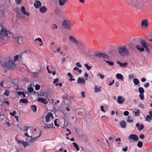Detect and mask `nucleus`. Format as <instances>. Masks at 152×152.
Returning a JSON list of instances; mask_svg holds the SVG:
<instances>
[{"label":"nucleus","instance_id":"10","mask_svg":"<svg viewBox=\"0 0 152 152\" xmlns=\"http://www.w3.org/2000/svg\"><path fill=\"white\" fill-rule=\"evenodd\" d=\"M69 39L70 41L73 43L77 45H78V43L77 41L73 36H70L69 37Z\"/></svg>","mask_w":152,"mask_h":152},{"label":"nucleus","instance_id":"27","mask_svg":"<svg viewBox=\"0 0 152 152\" xmlns=\"http://www.w3.org/2000/svg\"><path fill=\"white\" fill-rule=\"evenodd\" d=\"M116 77L117 78L121 80H122L123 78V76L121 74H117L116 75Z\"/></svg>","mask_w":152,"mask_h":152},{"label":"nucleus","instance_id":"26","mask_svg":"<svg viewBox=\"0 0 152 152\" xmlns=\"http://www.w3.org/2000/svg\"><path fill=\"white\" fill-rule=\"evenodd\" d=\"M53 126V124H45L44 126V128H52Z\"/></svg>","mask_w":152,"mask_h":152},{"label":"nucleus","instance_id":"44","mask_svg":"<svg viewBox=\"0 0 152 152\" xmlns=\"http://www.w3.org/2000/svg\"><path fill=\"white\" fill-rule=\"evenodd\" d=\"M47 115H48V116L49 117H52L53 118H54V116H53V114L51 113H50V112L48 113H47Z\"/></svg>","mask_w":152,"mask_h":152},{"label":"nucleus","instance_id":"59","mask_svg":"<svg viewBox=\"0 0 152 152\" xmlns=\"http://www.w3.org/2000/svg\"><path fill=\"white\" fill-rule=\"evenodd\" d=\"M150 84L149 83H146V84H145L144 86L145 88H147L149 86Z\"/></svg>","mask_w":152,"mask_h":152},{"label":"nucleus","instance_id":"43","mask_svg":"<svg viewBox=\"0 0 152 152\" xmlns=\"http://www.w3.org/2000/svg\"><path fill=\"white\" fill-rule=\"evenodd\" d=\"M139 96L141 100H143L144 99V95L143 94H140Z\"/></svg>","mask_w":152,"mask_h":152},{"label":"nucleus","instance_id":"42","mask_svg":"<svg viewBox=\"0 0 152 152\" xmlns=\"http://www.w3.org/2000/svg\"><path fill=\"white\" fill-rule=\"evenodd\" d=\"M32 77H37L38 76V74L36 72H34L32 73Z\"/></svg>","mask_w":152,"mask_h":152},{"label":"nucleus","instance_id":"29","mask_svg":"<svg viewBox=\"0 0 152 152\" xmlns=\"http://www.w3.org/2000/svg\"><path fill=\"white\" fill-rule=\"evenodd\" d=\"M67 75L69 77H70V78L69 80L70 81H75V79L73 78L72 75L70 73H68Z\"/></svg>","mask_w":152,"mask_h":152},{"label":"nucleus","instance_id":"55","mask_svg":"<svg viewBox=\"0 0 152 152\" xmlns=\"http://www.w3.org/2000/svg\"><path fill=\"white\" fill-rule=\"evenodd\" d=\"M76 65L77 66L81 68L82 67V65L78 62L76 63Z\"/></svg>","mask_w":152,"mask_h":152},{"label":"nucleus","instance_id":"48","mask_svg":"<svg viewBox=\"0 0 152 152\" xmlns=\"http://www.w3.org/2000/svg\"><path fill=\"white\" fill-rule=\"evenodd\" d=\"M84 66L86 67L87 69L88 70L90 69L91 68V67H90L87 64H84Z\"/></svg>","mask_w":152,"mask_h":152},{"label":"nucleus","instance_id":"22","mask_svg":"<svg viewBox=\"0 0 152 152\" xmlns=\"http://www.w3.org/2000/svg\"><path fill=\"white\" fill-rule=\"evenodd\" d=\"M68 2V0H59V3L60 6L64 5L66 3Z\"/></svg>","mask_w":152,"mask_h":152},{"label":"nucleus","instance_id":"11","mask_svg":"<svg viewBox=\"0 0 152 152\" xmlns=\"http://www.w3.org/2000/svg\"><path fill=\"white\" fill-rule=\"evenodd\" d=\"M37 100L39 102H41L45 104H47L48 103V102L47 100L46 99L42 98L40 97L38 98Z\"/></svg>","mask_w":152,"mask_h":152},{"label":"nucleus","instance_id":"60","mask_svg":"<svg viewBox=\"0 0 152 152\" xmlns=\"http://www.w3.org/2000/svg\"><path fill=\"white\" fill-rule=\"evenodd\" d=\"M101 110L104 113L105 112L104 110V107L103 106H101L100 107Z\"/></svg>","mask_w":152,"mask_h":152},{"label":"nucleus","instance_id":"13","mask_svg":"<svg viewBox=\"0 0 152 152\" xmlns=\"http://www.w3.org/2000/svg\"><path fill=\"white\" fill-rule=\"evenodd\" d=\"M34 5L36 8H38L41 6L42 3L40 1H36L34 3Z\"/></svg>","mask_w":152,"mask_h":152},{"label":"nucleus","instance_id":"4","mask_svg":"<svg viewBox=\"0 0 152 152\" xmlns=\"http://www.w3.org/2000/svg\"><path fill=\"white\" fill-rule=\"evenodd\" d=\"M63 26L68 30H71L72 28L73 24L70 20L68 19L64 20L62 22Z\"/></svg>","mask_w":152,"mask_h":152},{"label":"nucleus","instance_id":"40","mask_svg":"<svg viewBox=\"0 0 152 152\" xmlns=\"http://www.w3.org/2000/svg\"><path fill=\"white\" fill-rule=\"evenodd\" d=\"M41 87L38 84H36L35 86V89L37 90H39L40 89Z\"/></svg>","mask_w":152,"mask_h":152},{"label":"nucleus","instance_id":"32","mask_svg":"<svg viewBox=\"0 0 152 152\" xmlns=\"http://www.w3.org/2000/svg\"><path fill=\"white\" fill-rule=\"evenodd\" d=\"M139 92L140 94H144L145 92V91L143 88L141 87H140L138 88Z\"/></svg>","mask_w":152,"mask_h":152},{"label":"nucleus","instance_id":"62","mask_svg":"<svg viewBox=\"0 0 152 152\" xmlns=\"http://www.w3.org/2000/svg\"><path fill=\"white\" fill-rule=\"evenodd\" d=\"M56 86H59L60 87L62 86V84L61 83H57L55 84Z\"/></svg>","mask_w":152,"mask_h":152},{"label":"nucleus","instance_id":"57","mask_svg":"<svg viewBox=\"0 0 152 152\" xmlns=\"http://www.w3.org/2000/svg\"><path fill=\"white\" fill-rule=\"evenodd\" d=\"M53 25L54 26H53L52 27L53 29H54L55 28V29H57L58 28V26H57L55 24L53 23Z\"/></svg>","mask_w":152,"mask_h":152},{"label":"nucleus","instance_id":"5","mask_svg":"<svg viewBox=\"0 0 152 152\" xmlns=\"http://www.w3.org/2000/svg\"><path fill=\"white\" fill-rule=\"evenodd\" d=\"M1 28L0 27V28ZM7 31L5 30L3 27H1V29L0 32V38H1L3 37H5L7 36Z\"/></svg>","mask_w":152,"mask_h":152},{"label":"nucleus","instance_id":"15","mask_svg":"<svg viewBox=\"0 0 152 152\" xmlns=\"http://www.w3.org/2000/svg\"><path fill=\"white\" fill-rule=\"evenodd\" d=\"M21 11L22 13L24 15H26L28 16H29L30 15V13L27 12L26 11L25 7L24 6H22L21 7Z\"/></svg>","mask_w":152,"mask_h":152},{"label":"nucleus","instance_id":"24","mask_svg":"<svg viewBox=\"0 0 152 152\" xmlns=\"http://www.w3.org/2000/svg\"><path fill=\"white\" fill-rule=\"evenodd\" d=\"M79 48L83 52L84 51L85 48L83 45L81 43H78V45Z\"/></svg>","mask_w":152,"mask_h":152},{"label":"nucleus","instance_id":"41","mask_svg":"<svg viewBox=\"0 0 152 152\" xmlns=\"http://www.w3.org/2000/svg\"><path fill=\"white\" fill-rule=\"evenodd\" d=\"M144 48L145 49V50L148 53H150V51L149 48V46L148 45H147V46H146V47H144Z\"/></svg>","mask_w":152,"mask_h":152},{"label":"nucleus","instance_id":"7","mask_svg":"<svg viewBox=\"0 0 152 152\" xmlns=\"http://www.w3.org/2000/svg\"><path fill=\"white\" fill-rule=\"evenodd\" d=\"M129 140H132L134 141H137L139 140L137 136L135 134H131L128 137Z\"/></svg>","mask_w":152,"mask_h":152},{"label":"nucleus","instance_id":"52","mask_svg":"<svg viewBox=\"0 0 152 152\" xmlns=\"http://www.w3.org/2000/svg\"><path fill=\"white\" fill-rule=\"evenodd\" d=\"M38 41L40 42H41V43H42V39L40 38H36L35 40V41Z\"/></svg>","mask_w":152,"mask_h":152},{"label":"nucleus","instance_id":"36","mask_svg":"<svg viewBox=\"0 0 152 152\" xmlns=\"http://www.w3.org/2000/svg\"><path fill=\"white\" fill-rule=\"evenodd\" d=\"M142 142L141 141H139L137 144V146L140 148H141L142 146Z\"/></svg>","mask_w":152,"mask_h":152},{"label":"nucleus","instance_id":"6","mask_svg":"<svg viewBox=\"0 0 152 152\" xmlns=\"http://www.w3.org/2000/svg\"><path fill=\"white\" fill-rule=\"evenodd\" d=\"M95 56L97 57L103 58H109L108 56L104 53H101L95 54Z\"/></svg>","mask_w":152,"mask_h":152},{"label":"nucleus","instance_id":"25","mask_svg":"<svg viewBox=\"0 0 152 152\" xmlns=\"http://www.w3.org/2000/svg\"><path fill=\"white\" fill-rule=\"evenodd\" d=\"M20 103H23L24 104H26L28 102V101L27 99H21L20 100Z\"/></svg>","mask_w":152,"mask_h":152},{"label":"nucleus","instance_id":"16","mask_svg":"<svg viewBox=\"0 0 152 152\" xmlns=\"http://www.w3.org/2000/svg\"><path fill=\"white\" fill-rule=\"evenodd\" d=\"M119 124L120 126L123 128H125L126 127V124L125 121L124 120H122L119 123Z\"/></svg>","mask_w":152,"mask_h":152},{"label":"nucleus","instance_id":"38","mask_svg":"<svg viewBox=\"0 0 152 152\" xmlns=\"http://www.w3.org/2000/svg\"><path fill=\"white\" fill-rule=\"evenodd\" d=\"M22 143L25 147H26V146L29 145V144L27 142L22 141Z\"/></svg>","mask_w":152,"mask_h":152},{"label":"nucleus","instance_id":"45","mask_svg":"<svg viewBox=\"0 0 152 152\" xmlns=\"http://www.w3.org/2000/svg\"><path fill=\"white\" fill-rule=\"evenodd\" d=\"M19 58V56L18 55H17L15 56L14 57V62H15V61H17Z\"/></svg>","mask_w":152,"mask_h":152},{"label":"nucleus","instance_id":"28","mask_svg":"<svg viewBox=\"0 0 152 152\" xmlns=\"http://www.w3.org/2000/svg\"><path fill=\"white\" fill-rule=\"evenodd\" d=\"M17 94L19 95H22L24 97L27 98V97L26 96V94L24 92L18 91L17 92Z\"/></svg>","mask_w":152,"mask_h":152},{"label":"nucleus","instance_id":"19","mask_svg":"<svg viewBox=\"0 0 152 152\" xmlns=\"http://www.w3.org/2000/svg\"><path fill=\"white\" fill-rule=\"evenodd\" d=\"M136 48L140 52H142L144 51V48L141 45H137L135 46Z\"/></svg>","mask_w":152,"mask_h":152},{"label":"nucleus","instance_id":"34","mask_svg":"<svg viewBox=\"0 0 152 152\" xmlns=\"http://www.w3.org/2000/svg\"><path fill=\"white\" fill-rule=\"evenodd\" d=\"M133 82L136 85L139 84V81L137 78H134L133 79Z\"/></svg>","mask_w":152,"mask_h":152},{"label":"nucleus","instance_id":"20","mask_svg":"<svg viewBox=\"0 0 152 152\" xmlns=\"http://www.w3.org/2000/svg\"><path fill=\"white\" fill-rule=\"evenodd\" d=\"M47 10V8L45 6H43L40 7L39 11L42 13H45Z\"/></svg>","mask_w":152,"mask_h":152},{"label":"nucleus","instance_id":"49","mask_svg":"<svg viewBox=\"0 0 152 152\" xmlns=\"http://www.w3.org/2000/svg\"><path fill=\"white\" fill-rule=\"evenodd\" d=\"M98 75L99 76L100 78L101 79H103L104 78V76L100 73H99Z\"/></svg>","mask_w":152,"mask_h":152},{"label":"nucleus","instance_id":"14","mask_svg":"<svg viewBox=\"0 0 152 152\" xmlns=\"http://www.w3.org/2000/svg\"><path fill=\"white\" fill-rule=\"evenodd\" d=\"M140 43L141 45L143 46V48L144 47H146V46H147V45H148L146 42L142 39H141L140 40Z\"/></svg>","mask_w":152,"mask_h":152},{"label":"nucleus","instance_id":"12","mask_svg":"<svg viewBox=\"0 0 152 152\" xmlns=\"http://www.w3.org/2000/svg\"><path fill=\"white\" fill-rule=\"evenodd\" d=\"M125 100L124 98H122L121 96H118V97L117 102L118 103L120 104H122L124 102Z\"/></svg>","mask_w":152,"mask_h":152},{"label":"nucleus","instance_id":"2","mask_svg":"<svg viewBox=\"0 0 152 152\" xmlns=\"http://www.w3.org/2000/svg\"><path fill=\"white\" fill-rule=\"evenodd\" d=\"M1 63V66L3 67H6L9 70H14L15 69L16 67V64L11 59H10L7 62L5 63H1V61H0Z\"/></svg>","mask_w":152,"mask_h":152},{"label":"nucleus","instance_id":"46","mask_svg":"<svg viewBox=\"0 0 152 152\" xmlns=\"http://www.w3.org/2000/svg\"><path fill=\"white\" fill-rule=\"evenodd\" d=\"M33 90V88L31 87H29L28 88V91L30 92H32Z\"/></svg>","mask_w":152,"mask_h":152},{"label":"nucleus","instance_id":"56","mask_svg":"<svg viewBox=\"0 0 152 152\" xmlns=\"http://www.w3.org/2000/svg\"><path fill=\"white\" fill-rule=\"evenodd\" d=\"M22 0H16L15 1L17 4L21 3Z\"/></svg>","mask_w":152,"mask_h":152},{"label":"nucleus","instance_id":"30","mask_svg":"<svg viewBox=\"0 0 152 152\" xmlns=\"http://www.w3.org/2000/svg\"><path fill=\"white\" fill-rule=\"evenodd\" d=\"M140 110L138 109L136 111L134 112V115L135 116H139L140 115Z\"/></svg>","mask_w":152,"mask_h":152},{"label":"nucleus","instance_id":"54","mask_svg":"<svg viewBox=\"0 0 152 152\" xmlns=\"http://www.w3.org/2000/svg\"><path fill=\"white\" fill-rule=\"evenodd\" d=\"M140 139H143L145 138V135L144 134H141L140 135Z\"/></svg>","mask_w":152,"mask_h":152},{"label":"nucleus","instance_id":"61","mask_svg":"<svg viewBox=\"0 0 152 152\" xmlns=\"http://www.w3.org/2000/svg\"><path fill=\"white\" fill-rule=\"evenodd\" d=\"M128 149L127 146H126L125 148L122 149L123 151L124 152H126L127 151Z\"/></svg>","mask_w":152,"mask_h":152},{"label":"nucleus","instance_id":"3","mask_svg":"<svg viewBox=\"0 0 152 152\" xmlns=\"http://www.w3.org/2000/svg\"><path fill=\"white\" fill-rule=\"evenodd\" d=\"M118 50L119 54L122 56H128L129 54V50L125 45L118 47Z\"/></svg>","mask_w":152,"mask_h":152},{"label":"nucleus","instance_id":"50","mask_svg":"<svg viewBox=\"0 0 152 152\" xmlns=\"http://www.w3.org/2000/svg\"><path fill=\"white\" fill-rule=\"evenodd\" d=\"M16 113V111H13L12 113L10 112V114L12 116H14L15 115Z\"/></svg>","mask_w":152,"mask_h":152},{"label":"nucleus","instance_id":"58","mask_svg":"<svg viewBox=\"0 0 152 152\" xmlns=\"http://www.w3.org/2000/svg\"><path fill=\"white\" fill-rule=\"evenodd\" d=\"M134 76L132 74H130L129 75V79L133 78Z\"/></svg>","mask_w":152,"mask_h":152},{"label":"nucleus","instance_id":"53","mask_svg":"<svg viewBox=\"0 0 152 152\" xmlns=\"http://www.w3.org/2000/svg\"><path fill=\"white\" fill-rule=\"evenodd\" d=\"M144 128V126L142 124H141L140 126V127L139 129V131H141Z\"/></svg>","mask_w":152,"mask_h":152},{"label":"nucleus","instance_id":"18","mask_svg":"<svg viewBox=\"0 0 152 152\" xmlns=\"http://www.w3.org/2000/svg\"><path fill=\"white\" fill-rule=\"evenodd\" d=\"M117 63L119 64L121 67H125L128 64V63L126 62L124 63H122L119 61H117Z\"/></svg>","mask_w":152,"mask_h":152},{"label":"nucleus","instance_id":"8","mask_svg":"<svg viewBox=\"0 0 152 152\" xmlns=\"http://www.w3.org/2000/svg\"><path fill=\"white\" fill-rule=\"evenodd\" d=\"M141 26L142 28L144 29H146L148 27V22L147 19H145L142 21Z\"/></svg>","mask_w":152,"mask_h":152},{"label":"nucleus","instance_id":"37","mask_svg":"<svg viewBox=\"0 0 152 152\" xmlns=\"http://www.w3.org/2000/svg\"><path fill=\"white\" fill-rule=\"evenodd\" d=\"M9 92L8 90H5V92L3 94L4 95H6L7 96H9Z\"/></svg>","mask_w":152,"mask_h":152},{"label":"nucleus","instance_id":"35","mask_svg":"<svg viewBox=\"0 0 152 152\" xmlns=\"http://www.w3.org/2000/svg\"><path fill=\"white\" fill-rule=\"evenodd\" d=\"M72 144L74 145V147H75L76 150L78 151L80 150V148L79 147H78L77 145L75 142H73L72 143Z\"/></svg>","mask_w":152,"mask_h":152},{"label":"nucleus","instance_id":"33","mask_svg":"<svg viewBox=\"0 0 152 152\" xmlns=\"http://www.w3.org/2000/svg\"><path fill=\"white\" fill-rule=\"evenodd\" d=\"M94 89L95 90V92H99L101 91V88L100 87L98 88L96 86H94Z\"/></svg>","mask_w":152,"mask_h":152},{"label":"nucleus","instance_id":"47","mask_svg":"<svg viewBox=\"0 0 152 152\" xmlns=\"http://www.w3.org/2000/svg\"><path fill=\"white\" fill-rule=\"evenodd\" d=\"M45 120L46 122H48L49 121L50 118L48 116V115H46V116H45Z\"/></svg>","mask_w":152,"mask_h":152},{"label":"nucleus","instance_id":"17","mask_svg":"<svg viewBox=\"0 0 152 152\" xmlns=\"http://www.w3.org/2000/svg\"><path fill=\"white\" fill-rule=\"evenodd\" d=\"M77 82L78 83H83L84 84H85L86 83V82L84 79L83 78H81L80 77H79L78 79Z\"/></svg>","mask_w":152,"mask_h":152},{"label":"nucleus","instance_id":"1","mask_svg":"<svg viewBox=\"0 0 152 152\" xmlns=\"http://www.w3.org/2000/svg\"><path fill=\"white\" fill-rule=\"evenodd\" d=\"M126 4L127 6H131L134 10L139 11L146 9L148 6L146 0H126Z\"/></svg>","mask_w":152,"mask_h":152},{"label":"nucleus","instance_id":"63","mask_svg":"<svg viewBox=\"0 0 152 152\" xmlns=\"http://www.w3.org/2000/svg\"><path fill=\"white\" fill-rule=\"evenodd\" d=\"M54 124L56 126H59V124L57 123V121H56V120H55V121H54Z\"/></svg>","mask_w":152,"mask_h":152},{"label":"nucleus","instance_id":"31","mask_svg":"<svg viewBox=\"0 0 152 152\" xmlns=\"http://www.w3.org/2000/svg\"><path fill=\"white\" fill-rule=\"evenodd\" d=\"M31 108L34 112H36L37 111V107L34 105H32L31 107Z\"/></svg>","mask_w":152,"mask_h":152},{"label":"nucleus","instance_id":"23","mask_svg":"<svg viewBox=\"0 0 152 152\" xmlns=\"http://www.w3.org/2000/svg\"><path fill=\"white\" fill-rule=\"evenodd\" d=\"M40 134L38 136H37L36 137H34L33 138H32V136H31V140L29 141V143H31V142H33V141H34L35 140H36L37 139V138H39V137H40V135H41V133L40 132Z\"/></svg>","mask_w":152,"mask_h":152},{"label":"nucleus","instance_id":"39","mask_svg":"<svg viewBox=\"0 0 152 152\" xmlns=\"http://www.w3.org/2000/svg\"><path fill=\"white\" fill-rule=\"evenodd\" d=\"M105 62L110 66H113L114 65V64L113 62H110L108 61H105Z\"/></svg>","mask_w":152,"mask_h":152},{"label":"nucleus","instance_id":"51","mask_svg":"<svg viewBox=\"0 0 152 152\" xmlns=\"http://www.w3.org/2000/svg\"><path fill=\"white\" fill-rule=\"evenodd\" d=\"M129 114V112L128 111H126L124 112V114L125 116H127Z\"/></svg>","mask_w":152,"mask_h":152},{"label":"nucleus","instance_id":"9","mask_svg":"<svg viewBox=\"0 0 152 152\" xmlns=\"http://www.w3.org/2000/svg\"><path fill=\"white\" fill-rule=\"evenodd\" d=\"M13 38L19 43L21 44L23 42V38L21 37L13 35Z\"/></svg>","mask_w":152,"mask_h":152},{"label":"nucleus","instance_id":"64","mask_svg":"<svg viewBox=\"0 0 152 152\" xmlns=\"http://www.w3.org/2000/svg\"><path fill=\"white\" fill-rule=\"evenodd\" d=\"M58 80V78H56L54 80V81H53V83L54 84H55V83H56V82H57Z\"/></svg>","mask_w":152,"mask_h":152},{"label":"nucleus","instance_id":"21","mask_svg":"<svg viewBox=\"0 0 152 152\" xmlns=\"http://www.w3.org/2000/svg\"><path fill=\"white\" fill-rule=\"evenodd\" d=\"M145 120L146 121L150 122L152 120V116L150 115H147L145 117Z\"/></svg>","mask_w":152,"mask_h":152}]
</instances>
